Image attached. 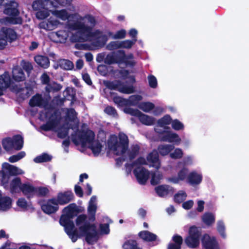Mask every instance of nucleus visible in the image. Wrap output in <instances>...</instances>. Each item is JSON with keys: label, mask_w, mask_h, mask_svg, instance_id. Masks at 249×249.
I'll return each mask as SVG.
<instances>
[{"label": "nucleus", "mask_w": 249, "mask_h": 249, "mask_svg": "<svg viewBox=\"0 0 249 249\" xmlns=\"http://www.w3.org/2000/svg\"><path fill=\"white\" fill-rule=\"evenodd\" d=\"M41 209L45 213L50 214L55 213L58 210V204L55 198L49 199L41 205Z\"/></svg>", "instance_id": "12"}, {"label": "nucleus", "mask_w": 249, "mask_h": 249, "mask_svg": "<svg viewBox=\"0 0 249 249\" xmlns=\"http://www.w3.org/2000/svg\"><path fill=\"white\" fill-rule=\"evenodd\" d=\"M126 112H129L132 115L137 116L142 123L147 125L153 124L155 121V119L153 117L143 114L138 110L130 111H126L125 110V113Z\"/></svg>", "instance_id": "13"}, {"label": "nucleus", "mask_w": 249, "mask_h": 249, "mask_svg": "<svg viewBox=\"0 0 249 249\" xmlns=\"http://www.w3.org/2000/svg\"><path fill=\"white\" fill-rule=\"evenodd\" d=\"M162 178V175L159 172L152 173L151 183L153 185L157 184L160 182Z\"/></svg>", "instance_id": "39"}, {"label": "nucleus", "mask_w": 249, "mask_h": 249, "mask_svg": "<svg viewBox=\"0 0 249 249\" xmlns=\"http://www.w3.org/2000/svg\"><path fill=\"white\" fill-rule=\"evenodd\" d=\"M56 5L49 0H41L35 1L33 3L34 9L38 11L36 16L38 19H44L48 17L51 13L53 17L49 20L44 21L39 23L40 28L47 30H53L56 28L60 24V21L55 18L66 20L71 18L73 22L69 21L67 27L71 31H75L76 35L71 36L73 41H87L91 42V44L88 47V49H95L103 46L107 40V35L98 31L92 29L95 24L94 18L89 15L82 17L77 14L70 15L65 10H54Z\"/></svg>", "instance_id": "1"}, {"label": "nucleus", "mask_w": 249, "mask_h": 249, "mask_svg": "<svg viewBox=\"0 0 249 249\" xmlns=\"http://www.w3.org/2000/svg\"><path fill=\"white\" fill-rule=\"evenodd\" d=\"M35 61L40 67L43 68H47L50 65L49 59L42 55H37L35 57Z\"/></svg>", "instance_id": "32"}, {"label": "nucleus", "mask_w": 249, "mask_h": 249, "mask_svg": "<svg viewBox=\"0 0 249 249\" xmlns=\"http://www.w3.org/2000/svg\"><path fill=\"white\" fill-rule=\"evenodd\" d=\"M188 182L192 185L199 184L202 180V175L196 171L191 172L188 176Z\"/></svg>", "instance_id": "23"}, {"label": "nucleus", "mask_w": 249, "mask_h": 249, "mask_svg": "<svg viewBox=\"0 0 249 249\" xmlns=\"http://www.w3.org/2000/svg\"><path fill=\"white\" fill-rule=\"evenodd\" d=\"M137 41V39L125 40V49L131 48L135 44Z\"/></svg>", "instance_id": "62"}, {"label": "nucleus", "mask_w": 249, "mask_h": 249, "mask_svg": "<svg viewBox=\"0 0 249 249\" xmlns=\"http://www.w3.org/2000/svg\"><path fill=\"white\" fill-rule=\"evenodd\" d=\"M194 204L193 200H189L183 202L182 204V207L185 210H190L193 207Z\"/></svg>", "instance_id": "57"}, {"label": "nucleus", "mask_w": 249, "mask_h": 249, "mask_svg": "<svg viewBox=\"0 0 249 249\" xmlns=\"http://www.w3.org/2000/svg\"><path fill=\"white\" fill-rule=\"evenodd\" d=\"M187 196L186 193L182 190L179 191L174 196V201L176 203H180L185 200Z\"/></svg>", "instance_id": "34"}, {"label": "nucleus", "mask_w": 249, "mask_h": 249, "mask_svg": "<svg viewBox=\"0 0 249 249\" xmlns=\"http://www.w3.org/2000/svg\"><path fill=\"white\" fill-rule=\"evenodd\" d=\"M12 200L7 196H3L0 192V211H6L12 207Z\"/></svg>", "instance_id": "24"}, {"label": "nucleus", "mask_w": 249, "mask_h": 249, "mask_svg": "<svg viewBox=\"0 0 249 249\" xmlns=\"http://www.w3.org/2000/svg\"><path fill=\"white\" fill-rule=\"evenodd\" d=\"M17 37L16 32L13 29L2 27L0 29V49L4 48L8 42H12Z\"/></svg>", "instance_id": "10"}, {"label": "nucleus", "mask_w": 249, "mask_h": 249, "mask_svg": "<svg viewBox=\"0 0 249 249\" xmlns=\"http://www.w3.org/2000/svg\"><path fill=\"white\" fill-rule=\"evenodd\" d=\"M26 155V153L24 151L19 152L18 154L15 155H13L9 157V161L10 162L14 163L16 162L20 159L23 158Z\"/></svg>", "instance_id": "47"}, {"label": "nucleus", "mask_w": 249, "mask_h": 249, "mask_svg": "<svg viewBox=\"0 0 249 249\" xmlns=\"http://www.w3.org/2000/svg\"><path fill=\"white\" fill-rule=\"evenodd\" d=\"M13 91L17 93H19L21 97L23 98H27L29 96V89L28 88H19L18 86L16 88H14Z\"/></svg>", "instance_id": "40"}, {"label": "nucleus", "mask_w": 249, "mask_h": 249, "mask_svg": "<svg viewBox=\"0 0 249 249\" xmlns=\"http://www.w3.org/2000/svg\"><path fill=\"white\" fill-rule=\"evenodd\" d=\"M161 140L169 142H173L176 145L179 144L181 141V138L178 134L171 131L164 134L161 137Z\"/></svg>", "instance_id": "21"}, {"label": "nucleus", "mask_w": 249, "mask_h": 249, "mask_svg": "<svg viewBox=\"0 0 249 249\" xmlns=\"http://www.w3.org/2000/svg\"><path fill=\"white\" fill-rule=\"evenodd\" d=\"M78 214L76 206L74 204L69 205L65 207L62 212L61 218H72Z\"/></svg>", "instance_id": "20"}, {"label": "nucleus", "mask_w": 249, "mask_h": 249, "mask_svg": "<svg viewBox=\"0 0 249 249\" xmlns=\"http://www.w3.org/2000/svg\"><path fill=\"white\" fill-rule=\"evenodd\" d=\"M1 174L2 175L1 183L6 189L9 190L12 193H18L20 191V188H21L23 183L21 182L20 178H14L9 183V176L3 173Z\"/></svg>", "instance_id": "6"}, {"label": "nucleus", "mask_w": 249, "mask_h": 249, "mask_svg": "<svg viewBox=\"0 0 249 249\" xmlns=\"http://www.w3.org/2000/svg\"><path fill=\"white\" fill-rule=\"evenodd\" d=\"M62 114L67 121L75 122L76 119L77 114L73 109H63L62 110Z\"/></svg>", "instance_id": "26"}, {"label": "nucleus", "mask_w": 249, "mask_h": 249, "mask_svg": "<svg viewBox=\"0 0 249 249\" xmlns=\"http://www.w3.org/2000/svg\"><path fill=\"white\" fill-rule=\"evenodd\" d=\"M172 128L176 130H180L184 129L183 124L177 119H175L171 122Z\"/></svg>", "instance_id": "52"}, {"label": "nucleus", "mask_w": 249, "mask_h": 249, "mask_svg": "<svg viewBox=\"0 0 249 249\" xmlns=\"http://www.w3.org/2000/svg\"><path fill=\"white\" fill-rule=\"evenodd\" d=\"M154 105L151 102H142L139 104V107L145 112H149L154 108Z\"/></svg>", "instance_id": "37"}, {"label": "nucleus", "mask_w": 249, "mask_h": 249, "mask_svg": "<svg viewBox=\"0 0 249 249\" xmlns=\"http://www.w3.org/2000/svg\"><path fill=\"white\" fill-rule=\"evenodd\" d=\"M155 190L158 195L160 197H165L174 192V188L168 185H159Z\"/></svg>", "instance_id": "19"}, {"label": "nucleus", "mask_w": 249, "mask_h": 249, "mask_svg": "<svg viewBox=\"0 0 249 249\" xmlns=\"http://www.w3.org/2000/svg\"><path fill=\"white\" fill-rule=\"evenodd\" d=\"M174 151L170 153V158L173 159H181L183 155L182 150L179 148H174Z\"/></svg>", "instance_id": "42"}, {"label": "nucleus", "mask_w": 249, "mask_h": 249, "mask_svg": "<svg viewBox=\"0 0 249 249\" xmlns=\"http://www.w3.org/2000/svg\"><path fill=\"white\" fill-rule=\"evenodd\" d=\"M59 223L72 242H75L79 236H85L89 244H93L98 239V232L94 225L89 223L87 219H76L75 224L71 219H60Z\"/></svg>", "instance_id": "3"}, {"label": "nucleus", "mask_w": 249, "mask_h": 249, "mask_svg": "<svg viewBox=\"0 0 249 249\" xmlns=\"http://www.w3.org/2000/svg\"><path fill=\"white\" fill-rule=\"evenodd\" d=\"M109 231L108 224H103L100 225L99 232L100 234H107Z\"/></svg>", "instance_id": "55"}, {"label": "nucleus", "mask_w": 249, "mask_h": 249, "mask_svg": "<svg viewBox=\"0 0 249 249\" xmlns=\"http://www.w3.org/2000/svg\"><path fill=\"white\" fill-rule=\"evenodd\" d=\"M2 3L5 5L4 13L9 16L4 18H0V22L7 24H20L21 18L18 16L19 11L18 4L15 0H2Z\"/></svg>", "instance_id": "5"}, {"label": "nucleus", "mask_w": 249, "mask_h": 249, "mask_svg": "<svg viewBox=\"0 0 249 249\" xmlns=\"http://www.w3.org/2000/svg\"><path fill=\"white\" fill-rule=\"evenodd\" d=\"M62 87L55 83H53L52 85H48L46 87V89L49 91L53 90H59L61 89Z\"/></svg>", "instance_id": "56"}, {"label": "nucleus", "mask_w": 249, "mask_h": 249, "mask_svg": "<svg viewBox=\"0 0 249 249\" xmlns=\"http://www.w3.org/2000/svg\"><path fill=\"white\" fill-rule=\"evenodd\" d=\"M136 63V62L132 54L125 55V69L133 68Z\"/></svg>", "instance_id": "38"}, {"label": "nucleus", "mask_w": 249, "mask_h": 249, "mask_svg": "<svg viewBox=\"0 0 249 249\" xmlns=\"http://www.w3.org/2000/svg\"><path fill=\"white\" fill-rule=\"evenodd\" d=\"M188 176V169L187 168H183L178 173L177 176H173L168 178L169 182L174 184H178L180 181L184 180L187 178Z\"/></svg>", "instance_id": "18"}, {"label": "nucleus", "mask_w": 249, "mask_h": 249, "mask_svg": "<svg viewBox=\"0 0 249 249\" xmlns=\"http://www.w3.org/2000/svg\"><path fill=\"white\" fill-rule=\"evenodd\" d=\"M52 36L53 37H57V41L60 42H64L69 36V35L65 30H61L56 32L52 33Z\"/></svg>", "instance_id": "30"}, {"label": "nucleus", "mask_w": 249, "mask_h": 249, "mask_svg": "<svg viewBox=\"0 0 249 249\" xmlns=\"http://www.w3.org/2000/svg\"><path fill=\"white\" fill-rule=\"evenodd\" d=\"M172 240L173 242V244L181 247V245L183 243V238L181 236L178 234H175L173 236Z\"/></svg>", "instance_id": "53"}, {"label": "nucleus", "mask_w": 249, "mask_h": 249, "mask_svg": "<svg viewBox=\"0 0 249 249\" xmlns=\"http://www.w3.org/2000/svg\"><path fill=\"white\" fill-rule=\"evenodd\" d=\"M36 187L29 182L22 183L20 191L28 198H30L36 196Z\"/></svg>", "instance_id": "15"}, {"label": "nucleus", "mask_w": 249, "mask_h": 249, "mask_svg": "<svg viewBox=\"0 0 249 249\" xmlns=\"http://www.w3.org/2000/svg\"><path fill=\"white\" fill-rule=\"evenodd\" d=\"M59 65L62 69L67 70H71L73 67V64L71 61L65 59L61 60L59 61Z\"/></svg>", "instance_id": "44"}, {"label": "nucleus", "mask_w": 249, "mask_h": 249, "mask_svg": "<svg viewBox=\"0 0 249 249\" xmlns=\"http://www.w3.org/2000/svg\"><path fill=\"white\" fill-rule=\"evenodd\" d=\"M22 66L23 68L28 72H29L32 69L33 66L32 64L28 62H22Z\"/></svg>", "instance_id": "59"}, {"label": "nucleus", "mask_w": 249, "mask_h": 249, "mask_svg": "<svg viewBox=\"0 0 249 249\" xmlns=\"http://www.w3.org/2000/svg\"><path fill=\"white\" fill-rule=\"evenodd\" d=\"M2 145L4 149L7 151L12 150L14 147L13 141L10 138H6L3 140Z\"/></svg>", "instance_id": "43"}, {"label": "nucleus", "mask_w": 249, "mask_h": 249, "mask_svg": "<svg viewBox=\"0 0 249 249\" xmlns=\"http://www.w3.org/2000/svg\"><path fill=\"white\" fill-rule=\"evenodd\" d=\"M36 195L38 196H45L49 193V190L46 187H36Z\"/></svg>", "instance_id": "48"}, {"label": "nucleus", "mask_w": 249, "mask_h": 249, "mask_svg": "<svg viewBox=\"0 0 249 249\" xmlns=\"http://www.w3.org/2000/svg\"><path fill=\"white\" fill-rule=\"evenodd\" d=\"M46 117L48 121L46 124L41 126L42 129L45 131L54 130L61 138L66 137L70 131L74 132L75 134H71V140L75 144L89 148L94 155H98L102 151L103 146L99 141L95 140V135L92 131L88 130L81 133L77 131V126L69 128L68 124L60 126L62 124L61 117L58 112L53 110L46 112Z\"/></svg>", "instance_id": "2"}, {"label": "nucleus", "mask_w": 249, "mask_h": 249, "mask_svg": "<svg viewBox=\"0 0 249 249\" xmlns=\"http://www.w3.org/2000/svg\"><path fill=\"white\" fill-rule=\"evenodd\" d=\"M73 197L74 196L72 192L66 191L59 193L55 198L58 205H64L71 201Z\"/></svg>", "instance_id": "17"}, {"label": "nucleus", "mask_w": 249, "mask_h": 249, "mask_svg": "<svg viewBox=\"0 0 249 249\" xmlns=\"http://www.w3.org/2000/svg\"><path fill=\"white\" fill-rule=\"evenodd\" d=\"M124 42L123 41L117 40L110 42L107 46L109 50L119 49L114 53L113 57L117 63L123 62L124 59Z\"/></svg>", "instance_id": "9"}, {"label": "nucleus", "mask_w": 249, "mask_h": 249, "mask_svg": "<svg viewBox=\"0 0 249 249\" xmlns=\"http://www.w3.org/2000/svg\"><path fill=\"white\" fill-rule=\"evenodd\" d=\"M13 77L16 81H23L25 75L22 69L18 67L15 68L13 70Z\"/></svg>", "instance_id": "33"}, {"label": "nucleus", "mask_w": 249, "mask_h": 249, "mask_svg": "<svg viewBox=\"0 0 249 249\" xmlns=\"http://www.w3.org/2000/svg\"><path fill=\"white\" fill-rule=\"evenodd\" d=\"M10 83L11 79L8 72H5L0 76V86L3 89L7 88L10 86Z\"/></svg>", "instance_id": "31"}, {"label": "nucleus", "mask_w": 249, "mask_h": 249, "mask_svg": "<svg viewBox=\"0 0 249 249\" xmlns=\"http://www.w3.org/2000/svg\"><path fill=\"white\" fill-rule=\"evenodd\" d=\"M2 172H0V174L2 175V173L4 174V172H8L9 173L13 176H17L22 175L24 173V171L18 167L11 165L8 163L5 162L2 165Z\"/></svg>", "instance_id": "16"}, {"label": "nucleus", "mask_w": 249, "mask_h": 249, "mask_svg": "<svg viewBox=\"0 0 249 249\" xmlns=\"http://www.w3.org/2000/svg\"><path fill=\"white\" fill-rule=\"evenodd\" d=\"M136 164L138 165L147 164L150 167H154L157 170L159 169L160 167V162L157 151L154 150L149 153L146 160L143 158L138 159Z\"/></svg>", "instance_id": "8"}, {"label": "nucleus", "mask_w": 249, "mask_h": 249, "mask_svg": "<svg viewBox=\"0 0 249 249\" xmlns=\"http://www.w3.org/2000/svg\"><path fill=\"white\" fill-rule=\"evenodd\" d=\"M183 163L186 165L193 164V157L191 156H187L183 159Z\"/></svg>", "instance_id": "64"}, {"label": "nucleus", "mask_w": 249, "mask_h": 249, "mask_svg": "<svg viewBox=\"0 0 249 249\" xmlns=\"http://www.w3.org/2000/svg\"><path fill=\"white\" fill-rule=\"evenodd\" d=\"M134 173L138 182L142 184L147 181L149 177L148 171L141 166H138L134 170Z\"/></svg>", "instance_id": "14"}, {"label": "nucleus", "mask_w": 249, "mask_h": 249, "mask_svg": "<svg viewBox=\"0 0 249 249\" xmlns=\"http://www.w3.org/2000/svg\"><path fill=\"white\" fill-rule=\"evenodd\" d=\"M142 100V97L140 95H132L127 101L125 100V105H136Z\"/></svg>", "instance_id": "36"}, {"label": "nucleus", "mask_w": 249, "mask_h": 249, "mask_svg": "<svg viewBox=\"0 0 249 249\" xmlns=\"http://www.w3.org/2000/svg\"><path fill=\"white\" fill-rule=\"evenodd\" d=\"M149 86L153 89H155L158 86V81L156 77L153 75H149L147 77Z\"/></svg>", "instance_id": "51"}, {"label": "nucleus", "mask_w": 249, "mask_h": 249, "mask_svg": "<svg viewBox=\"0 0 249 249\" xmlns=\"http://www.w3.org/2000/svg\"><path fill=\"white\" fill-rule=\"evenodd\" d=\"M17 205L20 209L22 210H26L27 209L30 205L27 201V200L24 198H19L17 202Z\"/></svg>", "instance_id": "46"}, {"label": "nucleus", "mask_w": 249, "mask_h": 249, "mask_svg": "<svg viewBox=\"0 0 249 249\" xmlns=\"http://www.w3.org/2000/svg\"><path fill=\"white\" fill-rule=\"evenodd\" d=\"M138 236L145 242H153L157 240V236L148 231H142L138 233Z\"/></svg>", "instance_id": "25"}, {"label": "nucleus", "mask_w": 249, "mask_h": 249, "mask_svg": "<svg viewBox=\"0 0 249 249\" xmlns=\"http://www.w3.org/2000/svg\"><path fill=\"white\" fill-rule=\"evenodd\" d=\"M171 122L172 119L171 117L169 115H165L159 120L158 124L161 127H163L166 125L171 124Z\"/></svg>", "instance_id": "49"}, {"label": "nucleus", "mask_w": 249, "mask_h": 249, "mask_svg": "<svg viewBox=\"0 0 249 249\" xmlns=\"http://www.w3.org/2000/svg\"><path fill=\"white\" fill-rule=\"evenodd\" d=\"M201 241L202 249H220L216 238L213 236L205 233L203 235Z\"/></svg>", "instance_id": "11"}, {"label": "nucleus", "mask_w": 249, "mask_h": 249, "mask_svg": "<svg viewBox=\"0 0 249 249\" xmlns=\"http://www.w3.org/2000/svg\"><path fill=\"white\" fill-rule=\"evenodd\" d=\"M74 192L76 195L78 196L79 197H82L83 196V192L82 189L78 184L75 185L74 186Z\"/></svg>", "instance_id": "63"}, {"label": "nucleus", "mask_w": 249, "mask_h": 249, "mask_svg": "<svg viewBox=\"0 0 249 249\" xmlns=\"http://www.w3.org/2000/svg\"><path fill=\"white\" fill-rule=\"evenodd\" d=\"M217 230L223 238L226 237L225 226L223 221H218L217 223Z\"/></svg>", "instance_id": "50"}, {"label": "nucleus", "mask_w": 249, "mask_h": 249, "mask_svg": "<svg viewBox=\"0 0 249 249\" xmlns=\"http://www.w3.org/2000/svg\"><path fill=\"white\" fill-rule=\"evenodd\" d=\"M97 209V197L96 196H93L91 198L89 203V206L88 211L89 213L91 215L94 216Z\"/></svg>", "instance_id": "29"}, {"label": "nucleus", "mask_w": 249, "mask_h": 249, "mask_svg": "<svg viewBox=\"0 0 249 249\" xmlns=\"http://www.w3.org/2000/svg\"><path fill=\"white\" fill-rule=\"evenodd\" d=\"M14 142V148L16 150H20L23 147V140L21 136L18 135L14 137L12 140Z\"/></svg>", "instance_id": "35"}, {"label": "nucleus", "mask_w": 249, "mask_h": 249, "mask_svg": "<svg viewBox=\"0 0 249 249\" xmlns=\"http://www.w3.org/2000/svg\"><path fill=\"white\" fill-rule=\"evenodd\" d=\"M104 111L107 114L115 116L116 114L115 109L112 107H107L105 108Z\"/></svg>", "instance_id": "58"}, {"label": "nucleus", "mask_w": 249, "mask_h": 249, "mask_svg": "<svg viewBox=\"0 0 249 249\" xmlns=\"http://www.w3.org/2000/svg\"><path fill=\"white\" fill-rule=\"evenodd\" d=\"M42 103V99L40 95L36 94L32 98L30 101V105L32 107H38L41 106Z\"/></svg>", "instance_id": "41"}, {"label": "nucleus", "mask_w": 249, "mask_h": 249, "mask_svg": "<svg viewBox=\"0 0 249 249\" xmlns=\"http://www.w3.org/2000/svg\"><path fill=\"white\" fill-rule=\"evenodd\" d=\"M124 73H121V81L115 80L108 84L109 88L119 91L121 92H124Z\"/></svg>", "instance_id": "22"}, {"label": "nucleus", "mask_w": 249, "mask_h": 249, "mask_svg": "<svg viewBox=\"0 0 249 249\" xmlns=\"http://www.w3.org/2000/svg\"><path fill=\"white\" fill-rule=\"evenodd\" d=\"M107 147L109 152L113 153L116 156V164L121 166L124 160V141L121 136L111 135L108 138Z\"/></svg>", "instance_id": "4"}, {"label": "nucleus", "mask_w": 249, "mask_h": 249, "mask_svg": "<svg viewBox=\"0 0 249 249\" xmlns=\"http://www.w3.org/2000/svg\"><path fill=\"white\" fill-rule=\"evenodd\" d=\"M138 31L134 28L131 29L128 32V36L131 38V39H137L138 35Z\"/></svg>", "instance_id": "61"}, {"label": "nucleus", "mask_w": 249, "mask_h": 249, "mask_svg": "<svg viewBox=\"0 0 249 249\" xmlns=\"http://www.w3.org/2000/svg\"><path fill=\"white\" fill-rule=\"evenodd\" d=\"M113 101L115 104L119 107L122 108V110L124 111V100L123 98L119 96H115L113 98Z\"/></svg>", "instance_id": "54"}, {"label": "nucleus", "mask_w": 249, "mask_h": 249, "mask_svg": "<svg viewBox=\"0 0 249 249\" xmlns=\"http://www.w3.org/2000/svg\"><path fill=\"white\" fill-rule=\"evenodd\" d=\"M174 149V146L172 144H163L158 146V149L160 154L162 156L170 154V152Z\"/></svg>", "instance_id": "28"}, {"label": "nucleus", "mask_w": 249, "mask_h": 249, "mask_svg": "<svg viewBox=\"0 0 249 249\" xmlns=\"http://www.w3.org/2000/svg\"><path fill=\"white\" fill-rule=\"evenodd\" d=\"M109 37L112 38H122L124 36V31H120L116 33L113 36L110 33L108 34Z\"/></svg>", "instance_id": "60"}, {"label": "nucleus", "mask_w": 249, "mask_h": 249, "mask_svg": "<svg viewBox=\"0 0 249 249\" xmlns=\"http://www.w3.org/2000/svg\"><path fill=\"white\" fill-rule=\"evenodd\" d=\"M135 81V78L133 75H127V71L125 70V83H127L128 85L125 84V93H131L134 91V87L132 85Z\"/></svg>", "instance_id": "27"}, {"label": "nucleus", "mask_w": 249, "mask_h": 249, "mask_svg": "<svg viewBox=\"0 0 249 249\" xmlns=\"http://www.w3.org/2000/svg\"><path fill=\"white\" fill-rule=\"evenodd\" d=\"M200 232L196 226L191 227L188 232V235L185 238L186 245L191 249H195L199 245Z\"/></svg>", "instance_id": "7"}, {"label": "nucleus", "mask_w": 249, "mask_h": 249, "mask_svg": "<svg viewBox=\"0 0 249 249\" xmlns=\"http://www.w3.org/2000/svg\"><path fill=\"white\" fill-rule=\"evenodd\" d=\"M51 159V157L50 156L46 154H43L35 158L34 161L36 163H40L49 161Z\"/></svg>", "instance_id": "45"}]
</instances>
